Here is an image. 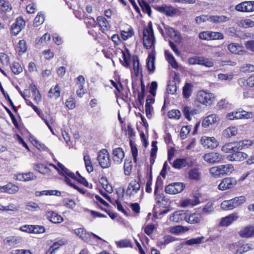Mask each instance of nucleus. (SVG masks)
<instances>
[{"mask_svg": "<svg viewBox=\"0 0 254 254\" xmlns=\"http://www.w3.org/2000/svg\"><path fill=\"white\" fill-rule=\"evenodd\" d=\"M50 165L54 167L60 175L64 177V181L67 184L78 190L82 194L85 193V191L83 189L80 188L75 184V181H77L83 186L88 187V183L85 178L79 175L76 176L73 172L67 169L60 162H58L57 166L53 164H50Z\"/></svg>", "mask_w": 254, "mask_h": 254, "instance_id": "nucleus-1", "label": "nucleus"}, {"mask_svg": "<svg viewBox=\"0 0 254 254\" xmlns=\"http://www.w3.org/2000/svg\"><path fill=\"white\" fill-rule=\"evenodd\" d=\"M155 42L156 40L154 35L152 24L151 22H149L147 26L143 31V46L147 49L154 48Z\"/></svg>", "mask_w": 254, "mask_h": 254, "instance_id": "nucleus-2", "label": "nucleus"}, {"mask_svg": "<svg viewBox=\"0 0 254 254\" xmlns=\"http://www.w3.org/2000/svg\"><path fill=\"white\" fill-rule=\"evenodd\" d=\"M214 98V94L204 90H201L197 92L196 96V100L201 104L205 106L211 105Z\"/></svg>", "mask_w": 254, "mask_h": 254, "instance_id": "nucleus-3", "label": "nucleus"}, {"mask_svg": "<svg viewBox=\"0 0 254 254\" xmlns=\"http://www.w3.org/2000/svg\"><path fill=\"white\" fill-rule=\"evenodd\" d=\"M98 161L102 168H108L111 166V160L107 150L103 149L98 153Z\"/></svg>", "mask_w": 254, "mask_h": 254, "instance_id": "nucleus-4", "label": "nucleus"}, {"mask_svg": "<svg viewBox=\"0 0 254 254\" xmlns=\"http://www.w3.org/2000/svg\"><path fill=\"white\" fill-rule=\"evenodd\" d=\"M253 113L248 112L244 110L241 111H234L228 113L226 115V118L229 120H235L243 119H250L252 118Z\"/></svg>", "mask_w": 254, "mask_h": 254, "instance_id": "nucleus-5", "label": "nucleus"}, {"mask_svg": "<svg viewBox=\"0 0 254 254\" xmlns=\"http://www.w3.org/2000/svg\"><path fill=\"white\" fill-rule=\"evenodd\" d=\"M189 64L191 65L199 64L208 67H212L214 65L213 62L207 58L202 57H194L190 58L188 60Z\"/></svg>", "mask_w": 254, "mask_h": 254, "instance_id": "nucleus-6", "label": "nucleus"}, {"mask_svg": "<svg viewBox=\"0 0 254 254\" xmlns=\"http://www.w3.org/2000/svg\"><path fill=\"white\" fill-rule=\"evenodd\" d=\"M236 11L241 12H253L254 11V1H245L235 6Z\"/></svg>", "mask_w": 254, "mask_h": 254, "instance_id": "nucleus-7", "label": "nucleus"}, {"mask_svg": "<svg viewBox=\"0 0 254 254\" xmlns=\"http://www.w3.org/2000/svg\"><path fill=\"white\" fill-rule=\"evenodd\" d=\"M203 158L208 163L214 164L221 162L223 159V156L219 153L212 152L205 154Z\"/></svg>", "mask_w": 254, "mask_h": 254, "instance_id": "nucleus-8", "label": "nucleus"}, {"mask_svg": "<svg viewBox=\"0 0 254 254\" xmlns=\"http://www.w3.org/2000/svg\"><path fill=\"white\" fill-rule=\"evenodd\" d=\"M185 188V185L182 183H174L167 186L165 191L167 193L175 194L181 192Z\"/></svg>", "mask_w": 254, "mask_h": 254, "instance_id": "nucleus-9", "label": "nucleus"}, {"mask_svg": "<svg viewBox=\"0 0 254 254\" xmlns=\"http://www.w3.org/2000/svg\"><path fill=\"white\" fill-rule=\"evenodd\" d=\"M237 184L235 179L232 178L227 177L223 179L218 185V189L220 190H226L233 188Z\"/></svg>", "mask_w": 254, "mask_h": 254, "instance_id": "nucleus-10", "label": "nucleus"}, {"mask_svg": "<svg viewBox=\"0 0 254 254\" xmlns=\"http://www.w3.org/2000/svg\"><path fill=\"white\" fill-rule=\"evenodd\" d=\"M192 165V161L188 158H177L174 161L172 166L175 169H181L186 167H191Z\"/></svg>", "mask_w": 254, "mask_h": 254, "instance_id": "nucleus-11", "label": "nucleus"}, {"mask_svg": "<svg viewBox=\"0 0 254 254\" xmlns=\"http://www.w3.org/2000/svg\"><path fill=\"white\" fill-rule=\"evenodd\" d=\"M239 218L237 213H232L220 219L219 225L222 227H228L236 221Z\"/></svg>", "mask_w": 254, "mask_h": 254, "instance_id": "nucleus-12", "label": "nucleus"}, {"mask_svg": "<svg viewBox=\"0 0 254 254\" xmlns=\"http://www.w3.org/2000/svg\"><path fill=\"white\" fill-rule=\"evenodd\" d=\"M201 141L202 145L207 148L213 149L218 145V142L214 137L204 136L201 137Z\"/></svg>", "mask_w": 254, "mask_h": 254, "instance_id": "nucleus-13", "label": "nucleus"}, {"mask_svg": "<svg viewBox=\"0 0 254 254\" xmlns=\"http://www.w3.org/2000/svg\"><path fill=\"white\" fill-rule=\"evenodd\" d=\"M140 188V184L136 180H132L127 186L126 194L129 196H133L139 191Z\"/></svg>", "mask_w": 254, "mask_h": 254, "instance_id": "nucleus-14", "label": "nucleus"}, {"mask_svg": "<svg viewBox=\"0 0 254 254\" xmlns=\"http://www.w3.org/2000/svg\"><path fill=\"white\" fill-rule=\"evenodd\" d=\"M74 234L84 242H89L91 241L92 233L88 232L84 228H79L74 230Z\"/></svg>", "mask_w": 254, "mask_h": 254, "instance_id": "nucleus-15", "label": "nucleus"}, {"mask_svg": "<svg viewBox=\"0 0 254 254\" xmlns=\"http://www.w3.org/2000/svg\"><path fill=\"white\" fill-rule=\"evenodd\" d=\"M186 213L184 210H178L171 214L169 217L171 221L179 223L183 220L186 221Z\"/></svg>", "mask_w": 254, "mask_h": 254, "instance_id": "nucleus-16", "label": "nucleus"}, {"mask_svg": "<svg viewBox=\"0 0 254 254\" xmlns=\"http://www.w3.org/2000/svg\"><path fill=\"white\" fill-rule=\"evenodd\" d=\"M112 155L113 161L117 164H121L125 157L124 152L121 147L114 149Z\"/></svg>", "mask_w": 254, "mask_h": 254, "instance_id": "nucleus-17", "label": "nucleus"}, {"mask_svg": "<svg viewBox=\"0 0 254 254\" xmlns=\"http://www.w3.org/2000/svg\"><path fill=\"white\" fill-rule=\"evenodd\" d=\"M248 155L245 152L241 151L234 152L233 153L228 155L227 159L230 161H242L247 158Z\"/></svg>", "mask_w": 254, "mask_h": 254, "instance_id": "nucleus-18", "label": "nucleus"}, {"mask_svg": "<svg viewBox=\"0 0 254 254\" xmlns=\"http://www.w3.org/2000/svg\"><path fill=\"white\" fill-rule=\"evenodd\" d=\"M202 214L198 212H194L189 215L186 214V221L191 224H197L200 223L202 220Z\"/></svg>", "mask_w": 254, "mask_h": 254, "instance_id": "nucleus-19", "label": "nucleus"}, {"mask_svg": "<svg viewBox=\"0 0 254 254\" xmlns=\"http://www.w3.org/2000/svg\"><path fill=\"white\" fill-rule=\"evenodd\" d=\"M219 117L215 114L210 115L205 117L202 122V126L204 128L214 125L219 121Z\"/></svg>", "mask_w": 254, "mask_h": 254, "instance_id": "nucleus-20", "label": "nucleus"}, {"mask_svg": "<svg viewBox=\"0 0 254 254\" xmlns=\"http://www.w3.org/2000/svg\"><path fill=\"white\" fill-rule=\"evenodd\" d=\"M14 179L19 181L27 182L35 180L36 176L31 172L17 174L14 176Z\"/></svg>", "mask_w": 254, "mask_h": 254, "instance_id": "nucleus-21", "label": "nucleus"}, {"mask_svg": "<svg viewBox=\"0 0 254 254\" xmlns=\"http://www.w3.org/2000/svg\"><path fill=\"white\" fill-rule=\"evenodd\" d=\"M19 187L11 183H8L3 186H0V192H5L9 194H14L18 192Z\"/></svg>", "mask_w": 254, "mask_h": 254, "instance_id": "nucleus-22", "label": "nucleus"}, {"mask_svg": "<svg viewBox=\"0 0 254 254\" xmlns=\"http://www.w3.org/2000/svg\"><path fill=\"white\" fill-rule=\"evenodd\" d=\"M179 240V238L174 237L169 235H165L163 238L162 240H159L157 242V245L160 247L165 246L169 245L170 243Z\"/></svg>", "mask_w": 254, "mask_h": 254, "instance_id": "nucleus-23", "label": "nucleus"}, {"mask_svg": "<svg viewBox=\"0 0 254 254\" xmlns=\"http://www.w3.org/2000/svg\"><path fill=\"white\" fill-rule=\"evenodd\" d=\"M46 216L50 221L54 223H60L64 220L61 216L52 211L47 212Z\"/></svg>", "mask_w": 254, "mask_h": 254, "instance_id": "nucleus-24", "label": "nucleus"}, {"mask_svg": "<svg viewBox=\"0 0 254 254\" xmlns=\"http://www.w3.org/2000/svg\"><path fill=\"white\" fill-rule=\"evenodd\" d=\"M200 201L199 198L196 196H193L190 198H187L183 201L181 203L182 207H192L199 204Z\"/></svg>", "mask_w": 254, "mask_h": 254, "instance_id": "nucleus-25", "label": "nucleus"}, {"mask_svg": "<svg viewBox=\"0 0 254 254\" xmlns=\"http://www.w3.org/2000/svg\"><path fill=\"white\" fill-rule=\"evenodd\" d=\"M165 30L167 34L175 42H180L181 41V37L180 34L175 31L173 28L169 26L165 27Z\"/></svg>", "mask_w": 254, "mask_h": 254, "instance_id": "nucleus-26", "label": "nucleus"}, {"mask_svg": "<svg viewBox=\"0 0 254 254\" xmlns=\"http://www.w3.org/2000/svg\"><path fill=\"white\" fill-rule=\"evenodd\" d=\"M228 49L231 53L234 54L241 55L244 52L243 46L235 43L229 44Z\"/></svg>", "mask_w": 254, "mask_h": 254, "instance_id": "nucleus-27", "label": "nucleus"}, {"mask_svg": "<svg viewBox=\"0 0 254 254\" xmlns=\"http://www.w3.org/2000/svg\"><path fill=\"white\" fill-rule=\"evenodd\" d=\"M157 9L160 12L163 13L169 16H172L176 13V9L170 6H158Z\"/></svg>", "mask_w": 254, "mask_h": 254, "instance_id": "nucleus-28", "label": "nucleus"}, {"mask_svg": "<svg viewBox=\"0 0 254 254\" xmlns=\"http://www.w3.org/2000/svg\"><path fill=\"white\" fill-rule=\"evenodd\" d=\"M97 22L101 28V30L105 32L110 28V24L108 20L103 16H99L97 18Z\"/></svg>", "mask_w": 254, "mask_h": 254, "instance_id": "nucleus-29", "label": "nucleus"}, {"mask_svg": "<svg viewBox=\"0 0 254 254\" xmlns=\"http://www.w3.org/2000/svg\"><path fill=\"white\" fill-rule=\"evenodd\" d=\"M243 238H249L254 236V227L248 226L243 229L239 233Z\"/></svg>", "mask_w": 254, "mask_h": 254, "instance_id": "nucleus-30", "label": "nucleus"}, {"mask_svg": "<svg viewBox=\"0 0 254 254\" xmlns=\"http://www.w3.org/2000/svg\"><path fill=\"white\" fill-rule=\"evenodd\" d=\"M209 172L211 176L215 178L223 177L220 165L211 167L209 169Z\"/></svg>", "mask_w": 254, "mask_h": 254, "instance_id": "nucleus-31", "label": "nucleus"}, {"mask_svg": "<svg viewBox=\"0 0 254 254\" xmlns=\"http://www.w3.org/2000/svg\"><path fill=\"white\" fill-rule=\"evenodd\" d=\"M165 55L166 60L171 66L175 69H177L178 64L173 55L167 50L165 51Z\"/></svg>", "mask_w": 254, "mask_h": 254, "instance_id": "nucleus-32", "label": "nucleus"}, {"mask_svg": "<svg viewBox=\"0 0 254 254\" xmlns=\"http://www.w3.org/2000/svg\"><path fill=\"white\" fill-rule=\"evenodd\" d=\"M229 20V18L225 15H213L209 16V21L215 24L225 22Z\"/></svg>", "mask_w": 254, "mask_h": 254, "instance_id": "nucleus-33", "label": "nucleus"}, {"mask_svg": "<svg viewBox=\"0 0 254 254\" xmlns=\"http://www.w3.org/2000/svg\"><path fill=\"white\" fill-rule=\"evenodd\" d=\"M189 230V228L187 226L182 225H177L170 228V233L174 234H179L187 232Z\"/></svg>", "mask_w": 254, "mask_h": 254, "instance_id": "nucleus-34", "label": "nucleus"}, {"mask_svg": "<svg viewBox=\"0 0 254 254\" xmlns=\"http://www.w3.org/2000/svg\"><path fill=\"white\" fill-rule=\"evenodd\" d=\"M238 133V129L236 127L231 126L223 131V135L225 137H231L235 136Z\"/></svg>", "mask_w": 254, "mask_h": 254, "instance_id": "nucleus-35", "label": "nucleus"}, {"mask_svg": "<svg viewBox=\"0 0 254 254\" xmlns=\"http://www.w3.org/2000/svg\"><path fill=\"white\" fill-rule=\"evenodd\" d=\"M237 24L243 28H253L254 27V21L250 19H241L237 22Z\"/></svg>", "mask_w": 254, "mask_h": 254, "instance_id": "nucleus-36", "label": "nucleus"}, {"mask_svg": "<svg viewBox=\"0 0 254 254\" xmlns=\"http://www.w3.org/2000/svg\"><path fill=\"white\" fill-rule=\"evenodd\" d=\"M146 65L149 71H154L155 69V56L153 54H149L147 59Z\"/></svg>", "mask_w": 254, "mask_h": 254, "instance_id": "nucleus-37", "label": "nucleus"}, {"mask_svg": "<svg viewBox=\"0 0 254 254\" xmlns=\"http://www.w3.org/2000/svg\"><path fill=\"white\" fill-rule=\"evenodd\" d=\"M60 87L57 84L54 88H51L48 93V96L51 98L58 99L60 96Z\"/></svg>", "mask_w": 254, "mask_h": 254, "instance_id": "nucleus-38", "label": "nucleus"}, {"mask_svg": "<svg viewBox=\"0 0 254 254\" xmlns=\"http://www.w3.org/2000/svg\"><path fill=\"white\" fill-rule=\"evenodd\" d=\"M201 173L198 169L194 168L190 170L188 173L189 178L191 180L198 181L200 179Z\"/></svg>", "mask_w": 254, "mask_h": 254, "instance_id": "nucleus-39", "label": "nucleus"}, {"mask_svg": "<svg viewBox=\"0 0 254 254\" xmlns=\"http://www.w3.org/2000/svg\"><path fill=\"white\" fill-rule=\"evenodd\" d=\"M19 209V206L18 205L10 203L8 204L7 206H4L1 204H0V210L3 211H17Z\"/></svg>", "mask_w": 254, "mask_h": 254, "instance_id": "nucleus-40", "label": "nucleus"}, {"mask_svg": "<svg viewBox=\"0 0 254 254\" xmlns=\"http://www.w3.org/2000/svg\"><path fill=\"white\" fill-rule=\"evenodd\" d=\"M204 239L203 236L198 237L196 238L190 239L186 241L184 244L186 245L191 246L194 245H199L201 244Z\"/></svg>", "mask_w": 254, "mask_h": 254, "instance_id": "nucleus-41", "label": "nucleus"}, {"mask_svg": "<svg viewBox=\"0 0 254 254\" xmlns=\"http://www.w3.org/2000/svg\"><path fill=\"white\" fill-rule=\"evenodd\" d=\"M122 59H120V61L122 63V64L126 67H128L130 65V55L129 54L128 51L126 52H122Z\"/></svg>", "mask_w": 254, "mask_h": 254, "instance_id": "nucleus-42", "label": "nucleus"}, {"mask_svg": "<svg viewBox=\"0 0 254 254\" xmlns=\"http://www.w3.org/2000/svg\"><path fill=\"white\" fill-rule=\"evenodd\" d=\"M192 91V85L190 83H186L183 88V94L185 98H189Z\"/></svg>", "mask_w": 254, "mask_h": 254, "instance_id": "nucleus-43", "label": "nucleus"}, {"mask_svg": "<svg viewBox=\"0 0 254 254\" xmlns=\"http://www.w3.org/2000/svg\"><path fill=\"white\" fill-rule=\"evenodd\" d=\"M214 201L210 200L204 205L202 209L204 213L210 214L214 210Z\"/></svg>", "mask_w": 254, "mask_h": 254, "instance_id": "nucleus-44", "label": "nucleus"}, {"mask_svg": "<svg viewBox=\"0 0 254 254\" xmlns=\"http://www.w3.org/2000/svg\"><path fill=\"white\" fill-rule=\"evenodd\" d=\"M84 161L87 171L88 173L92 172L93 171V167L89 155H84Z\"/></svg>", "mask_w": 254, "mask_h": 254, "instance_id": "nucleus-45", "label": "nucleus"}, {"mask_svg": "<svg viewBox=\"0 0 254 254\" xmlns=\"http://www.w3.org/2000/svg\"><path fill=\"white\" fill-rule=\"evenodd\" d=\"M223 176L230 174L234 171V166L232 164L220 165Z\"/></svg>", "mask_w": 254, "mask_h": 254, "instance_id": "nucleus-46", "label": "nucleus"}, {"mask_svg": "<svg viewBox=\"0 0 254 254\" xmlns=\"http://www.w3.org/2000/svg\"><path fill=\"white\" fill-rule=\"evenodd\" d=\"M220 207L224 210H232L235 208L233 202L231 199L223 201L221 203Z\"/></svg>", "mask_w": 254, "mask_h": 254, "instance_id": "nucleus-47", "label": "nucleus"}, {"mask_svg": "<svg viewBox=\"0 0 254 254\" xmlns=\"http://www.w3.org/2000/svg\"><path fill=\"white\" fill-rule=\"evenodd\" d=\"M133 70L135 75L136 76H138L140 72V69L138 58L136 56L133 57Z\"/></svg>", "mask_w": 254, "mask_h": 254, "instance_id": "nucleus-48", "label": "nucleus"}, {"mask_svg": "<svg viewBox=\"0 0 254 254\" xmlns=\"http://www.w3.org/2000/svg\"><path fill=\"white\" fill-rule=\"evenodd\" d=\"M16 50L19 53V54H22L25 53L27 50L25 41L23 40H20L16 47Z\"/></svg>", "mask_w": 254, "mask_h": 254, "instance_id": "nucleus-49", "label": "nucleus"}, {"mask_svg": "<svg viewBox=\"0 0 254 254\" xmlns=\"http://www.w3.org/2000/svg\"><path fill=\"white\" fill-rule=\"evenodd\" d=\"M133 35V30L131 27H129L127 30H123L121 32L122 38L124 40H127L131 37Z\"/></svg>", "mask_w": 254, "mask_h": 254, "instance_id": "nucleus-50", "label": "nucleus"}, {"mask_svg": "<svg viewBox=\"0 0 254 254\" xmlns=\"http://www.w3.org/2000/svg\"><path fill=\"white\" fill-rule=\"evenodd\" d=\"M231 200L233 202L235 208H236L242 204L245 201L246 198L244 196H240L236 197Z\"/></svg>", "mask_w": 254, "mask_h": 254, "instance_id": "nucleus-51", "label": "nucleus"}, {"mask_svg": "<svg viewBox=\"0 0 254 254\" xmlns=\"http://www.w3.org/2000/svg\"><path fill=\"white\" fill-rule=\"evenodd\" d=\"M181 114L178 110H172L168 113V116L170 119L179 120Z\"/></svg>", "mask_w": 254, "mask_h": 254, "instance_id": "nucleus-52", "label": "nucleus"}, {"mask_svg": "<svg viewBox=\"0 0 254 254\" xmlns=\"http://www.w3.org/2000/svg\"><path fill=\"white\" fill-rule=\"evenodd\" d=\"M233 73H219L218 74V78L220 81H231L233 79Z\"/></svg>", "mask_w": 254, "mask_h": 254, "instance_id": "nucleus-53", "label": "nucleus"}, {"mask_svg": "<svg viewBox=\"0 0 254 254\" xmlns=\"http://www.w3.org/2000/svg\"><path fill=\"white\" fill-rule=\"evenodd\" d=\"M139 5L143 12L147 13L149 16H151V9L148 3L145 1H142L139 2Z\"/></svg>", "mask_w": 254, "mask_h": 254, "instance_id": "nucleus-54", "label": "nucleus"}, {"mask_svg": "<svg viewBox=\"0 0 254 254\" xmlns=\"http://www.w3.org/2000/svg\"><path fill=\"white\" fill-rule=\"evenodd\" d=\"M240 70L244 73L254 72V65L249 64H244L240 67Z\"/></svg>", "mask_w": 254, "mask_h": 254, "instance_id": "nucleus-55", "label": "nucleus"}, {"mask_svg": "<svg viewBox=\"0 0 254 254\" xmlns=\"http://www.w3.org/2000/svg\"><path fill=\"white\" fill-rule=\"evenodd\" d=\"M210 40H222L224 39V35L222 33L218 32L209 31Z\"/></svg>", "mask_w": 254, "mask_h": 254, "instance_id": "nucleus-56", "label": "nucleus"}, {"mask_svg": "<svg viewBox=\"0 0 254 254\" xmlns=\"http://www.w3.org/2000/svg\"><path fill=\"white\" fill-rule=\"evenodd\" d=\"M26 209L31 211H38L40 209V207L37 203L30 201L26 205Z\"/></svg>", "mask_w": 254, "mask_h": 254, "instance_id": "nucleus-57", "label": "nucleus"}, {"mask_svg": "<svg viewBox=\"0 0 254 254\" xmlns=\"http://www.w3.org/2000/svg\"><path fill=\"white\" fill-rule=\"evenodd\" d=\"M12 71L15 74H18L22 71V68L18 63L14 62L11 65Z\"/></svg>", "mask_w": 254, "mask_h": 254, "instance_id": "nucleus-58", "label": "nucleus"}, {"mask_svg": "<svg viewBox=\"0 0 254 254\" xmlns=\"http://www.w3.org/2000/svg\"><path fill=\"white\" fill-rule=\"evenodd\" d=\"M84 23L88 28H92L96 26V21L93 17H85L84 18Z\"/></svg>", "mask_w": 254, "mask_h": 254, "instance_id": "nucleus-59", "label": "nucleus"}, {"mask_svg": "<svg viewBox=\"0 0 254 254\" xmlns=\"http://www.w3.org/2000/svg\"><path fill=\"white\" fill-rule=\"evenodd\" d=\"M34 169L42 174H45L49 172V169L41 164H37L34 167Z\"/></svg>", "mask_w": 254, "mask_h": 254, "instance_id": "nucleus-60", "label": "nucleus"}, {"mask_svg": "<svg viewBox=\"0 0 254 254\" xmlns=\"http://www.w3.org/2000/svg\"><path fill=\"white\" fill-rule=\"evenodd\" d=\"M190 129V127L188 126H184L182 127L180 131V136L182 139H184L187 137V136L189 134Z\"/></svg>", "mask_w": 254, "mask_h": 254, "instance_id": "nucleus-61", "label": "nucleus"}, {"mask_svg": "<svg viewBox=\"0 0 254 254\" xmlns=\"http://www.w3.org/2000/svg\"><path fill=\"white\" fill-rule=\"evenodd\" d=\"M65 105L66 107L69 109L72 110L75 108L76 104L74 98L70 97L65 102Z\"/></svg>", "mask_w": 254, "mask_h": 254, "instance_id": "nucleus-62", "label": "nucleus"}, {"mask_svg": "<svg viewBox=\"0 0 254 254\" xmlns=\"http://www.w3.org/2000/svg\"><path fill=\"white\" fill-rule=\"evenodd\" d=\"M44 21V16L43 14L38 13L34 20V25L38 26L42 24Z\"/></svg>", "mask_w": 254, "mask_h": 254, "instance_id": "nucleus-63", "label": "nucleus"}, {"mask_svg": "<svg viewBox=\"0 0 254 254\" xmlns=\"http://www.w3.org/2000/svg\"><path fill=\"white\" fill-rule=\"evenodd\" d=\"M0 7L2 11H9L11 6L7 0H0Z\"/></svg>", "mask_w": 254, "mask_h": 254, "instance_id": "nucleus-64", "label": "nucleus"}]
</instances>
